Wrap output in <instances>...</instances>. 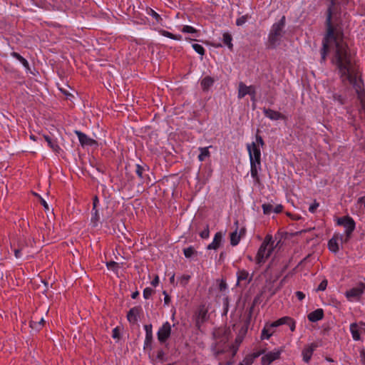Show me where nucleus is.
<instances>
[{
    "mask_svg": "<svg viewBox=\"0 0 365 365\" xmlns=\"http://www.w3.org/2000/svg\"><path fill=\"white\" fill-rule=\"evenodd\" d=\"M264 350H262V351H257V352H254L251 354H250L252 358L255 360L256 358L259 357L261 354H262L264 353Z\"/></svg>",
    "mask_w": 365,
    "mask_h": 365,
    "instance_id": "55",
    "label": "nucleus"
},
{
    "mask_svg": "<svg viewBox=\"0 0 365 365\" xmlns=\"http://www.w3.org/2000/svg\"><path fill=\"white\" fill-rule=\"evenodd\" d=\"M263 113L264 115L272 120H284L286 119L285 115H284L282 113L272 110L270 108H263Z\"/></svg>",
    "mask_w": 365,
    "mask_h": 365,
    "instance_id": "16",
    "label": "nucleus"
},
{
    "mask_svg": "<svg viewBox=\"0 0 365 365\" xmlns=\"http://www.w3.org/2000/svg\"><path fill=\"white\" fill-rule=\"evenodd\" d=\"M45 321L43 317L40 319L37 317V314H34L32 317L31 320L29 322V326L32 329L39 331L44 326Z\"/></svg>",
    "mask_w": 365,
    "mask_h": 365,
    "instance_id": "17",
    "label": "nucleus"
},
{
    "mask_svg": "<svg viewBox=\"0 0 365 365\" xmlns=\"http://www.w3.org/2000/svg\"><path fill=\"white\" fill-rule=\"evenodd\" d=\"M75 133L78 138V140L82 146H93L98 145V142L87 136L85 133L80 130H76Z\"/></svg>",
    "mask_w": 365,
    "mask_h": 365,
    "instance_id": "13",
    "label": "nucleus"
},
{
    "mask_svg": "<svg viewBox=\"0 0 365 365\" xmlns=\"http://www.w3.org/2000/svg\"><path fill=\"white\" fill-rule=\"evenodd\" d=\"M148 14L149 15L152 16L156 20L157 23L162 24L163 19L161 18V16L156 11H155L152 9H150V10L148 12Z\"/></svg>",
    "mask_w": 365,
    "mask_h": 365,
    "instance_id": "37",
    "label": "nucleus"
},
{
    "mask_svg": "<svg viewBox=\"0 0 365 365\" xmlns=\"http://www.w3.org/2000/svg\"><path fill=\"white\" fill-rule=\"evenodd\" d=\"M267 326H268L271 329H273V328H274V327H277L280 326V325H279V324H278V320H277V321H275V322H272V323H270V324H268V323H267Z\"/></svg>",
    "mask_w": 365,
    "mask_h": 365,
    "instance_id": "59",
    "label": "nucleus"
},
{
    "mask_svg": "<svg viewBox=\"0 0 365 365\" xmlns=\"http://www.w3.org/2000/svg\"><path fill=\"white\" fill-rule=\"evenodd\" d=\"M40 202H41V204L44 207V208L46 210H48V206L47 202L41 197H40Z\"/></svg>",
    "mask_w": 365,
    "mask_h": 365,
    "instance_id": "61",
    "label": "nucleus"
},
{
    "mask_svg": "<svg viewBox=\"0 0 365 365\" xmlns=\"http://www.w3.org/2000/svg\"><path fill=\"white\" fill-rule=\"evenodd\" d=\"M159 32L162 36L168 37V38L173 39V40L180 41L182 38L181 35H175V34H172L168 31H165V30L161 29V30H160Z\"/></svg>",
    "mask_w": 365,
    "mask_h": 365,
    "instance_id": "31",
    "label": "nucleus"
},
{
    "mask_svg": "<svg viewBox=\"0 0 365 365\" xmlns=\"http://www.w3.org/2000/svg\"><path fill=\"white\" fill-rule=\"evenodd\" d=\"M163 294L165 296V297H164V303H165V305H168L169 303L170 302V297L166 291H163Z\"/></svg>",
    "mask_w": 365,
    "mask_h": 365,
    "instance_id": "52",
    "label": "nucleus"
},
{
    "mask_svg": "<svg viewBox=\"0 0 365 365\" xmlns=\"http://www.w3.org/2000/svg\"><path fill=\"white\" fill-rule=\"evenodd\" d=\"M145 171H149L148 166H147V165L143 166L139 164L136 165L135 173L141 180H144L145 177L147 176V175H144V173Z\"/></svg>",
    "mask_w": 365,
    "mask_h": 365,
    "instance_id": "26",
    "label": "nucleus"
},
{
    "mask_svg": "<svg viewBox=\"0 0 365 365\" xmlns=\"http://www.w3.org/2000/svg\"><path fill=\"white\" fill-rule=\"evenodd\" d=\"M23 244H21V242L19 243V247L18 248H15L14 250V255L16 258H19L21 257V251L23 248Z\"/></svg>",
    "mask_w": 365,
    "mask_h": 365,
    "instance_id": "47",
    "label": "nucleus"
},
{
    "mask_svg": "<svg viewBox=\"0 0 365 365\" xmlns=\"http://www.w3.org/2000/svg\"><path fill=\"white\" fill-rule=\"evenodd\" d=\"M282 210H283V206L282 205H277L274 209H273V211L275 212V213H280L282 212Z\"/></svg>",
    "mask_w": 365,
    "mask_h": 365,
    "instance_id": "58",
    "label": "nucleus"
},
{
    "mask_svg": "<svg viewBox=\"0 0 365 365\" xmlns=\"http://www.w3.org/2000/svg\"><path fill=\"white\" fill-rule=\"evenodd\" d=\"M237 284L242 281H245V284H247L251 281V277L248 279L249 273L245 269H239L237 272Z\"/></svg>",
    "mask_w": 365,
    "mask_h": 365,
    "instance_id": "23",
    "label": "nucleus"
},
{
    "mask_svg": "<svg viewBox=\"0 0 365 365\" xmlns=\"http://www.w3.org/2000/svg\"><path fill=\"white\" fill-rule=\"evenodd\" d=\"M227 288V284L225 282L222 281V282L220 284V290L223 291Z\"/></svg>",
    "mask_w": 365,
    "mask_h": 365,
    "instance_id": "62",
    "label": "nucleus"
},
{
    "mask_svg": "<svg viewBox=\"0 0 365 365\" xmlns=\"http://www.w3.org/2000/svg\"><path fill=\"white\" fill-rule=\"evenodd\" d=\"M171 325L168 322L163 324L162 327L158 329L157 337L160 344H165L171 335Z\"/></svg>",
    "mask_w": 365,
    "mask_h": 365,
    "instance_id": "7",
    "label": "nucleus"
},
{
    "mask_svg": "<svg viewBox=\"0 0 365 365\" xmlns=\"http://www.w3.org/2000/svg\"><path fill=\"white\" fill-rule=\"evenodd\" d=\"M182 32L188 34H195L197 33V31L192 26L186 25L182 27Z\"/></svg>",
    "mask_w": 365,
    "mask_h": 365,
    "instance_id": "42",
    "label": "nucleus"
},
{
    "mask_svg": "<svg viewBox=\"0 0 365 365\" xmlns=\"http://www.w3.org/2000/svg\"><path fill=\"white\" fill-rule=\"evenodd\" d=\"M288 326L290 328V330L292 331H294L295 330V321L292 318L291 321L289 322Z\"/></svg>",
    "mask_w": 365,
    "mask_h": 365,
    "instance_id": "57",
    "label": "nucleus"
},
{
    "mask_svg": "<svg viewBox=\"0 0 365 365\" xmlns=\"http://www.w3.org/2000/svg\"><path fill=\"white\" fill-rule=\"evenodd\" d=\"M155 291L150 287H146L143 290V297L146 299H149Z\"/></svg>",
    "mask_w": 365,
    "mask_h": 365,
    "instance_id": "43",
    "label": "nucleus"
},
{
    "mask_svg": "<svg viewBox=\"0 0 365 365\" xmlns=\"http://www.w3.org/2000/svg\"><path fill=\"white\" fill-rule=\"evenodd\" d=\"M343 235L335 233L328 242V248L333 253H337L339 250V242H343Z\"/></svg>",
    "mask_w": 365,
    "mask_h": 365,
    "instance_id": "12",
    "label": "nucleus"
},
{
    "mask_svg": "<svg viewBox=\"0 0 365 365\" xmlns=\"http://www.w3.org/2000/svg\"><path fill=\"white\" fill-rule=\"evenodd\" d=\"M107 267L108 268L115 269L118 267V264L114 261H110L107 263Z\"/></svg>",
    "mask_w": 365,
    "mask_h": 365,
    "instance_id": "53",
    "label": "nucleus"
},
{
    "mask_svg": "<svg viewBox=\"0 0 365 365\" xmlns=\"http://www.w3.org/2000/svg\"><path fill=\"white\" fill-rule=\"evenodd\" d=\"M215 336L218 340L215 344V354L216 356L224 354L231 349V346L226 345L229 340V337L226 331H223L222 332L217 331L216 334H215Z\"/></svg>",
    "mask_w": 365,
    "mask_h": 365,
    "instance_id": "4",
    "label": "nucleus"
},
{
    "mask_svg": "<svg viewBox=\"0 0 365 365\" xmlns=\"http://www.w3.org/2000/svg\"><path fill=\"white\" fill-rule=\"evenodd\" d=\"M190 279V275L189 274H183L179 278L180 283L182 287H185Z\"/></svg>",
    "mask_w": 365,
    "mask_h": 365,
    "instance_id": "40",
    "label": "nucleus"
},
{
    "mask_svg": "<svg viewBox=\"0 0 365 365\" xmlns=\"http://www.w3.org/2000/svg\"><path fill=\"white\" fill-rule=\"evenodd\" d=\"M358 325L356 323H352L350 325V331L354 340L358 341L360 339V334L357 329Z\"/></svg>",
    "mask_w": 365,
    "mask_h": 365,
    "instance_id": "30",
    "label": "nucleus"
},
{
    "mask_svg": "<svg viewBox=\"0 0 365 365\" xmlns=\"http://www.w3.org/2000/svg\"><path fill=\"white\" fill-rule=\"evenodd\" d=\"M183 253L186 258H191L193 255H197V251L192 246H190L183 250Z\"/></svg>",
    "mask_w": 365,
    "mask_h": 365,
    "instance_id": "33",
    "label": "nucleus"
},
{
    "mask_svg": "<svg viewBox=\"0 0 365 365\" xmlns=\"http://www.w3.org/2000/svg\"><path fill=\"white\" fill-rule=\"evenodd\" d=\"M222 234L221 232H217L212 242L209 244L207 247V250H217L222 243Z\"/></svg>",
    "mask_w": 365,
    "mask_h": 365,
    "instance_id": "19",
    "label": "nucleus"
},
{
    "mask_svg": "<svg viewBox=\"0 0 365 365\" xmlns=\"http://www.w3.org/2000/svg\"><path fill=\"white\" fill-rule=\"evenodd\" d=\"M158 284H159V277L158 275H155V277L151 282V284L153 287H156Z\"/></svg>",
    "mask_w": 365,
    "mask_h": 365,
    "instance_id": "60",
    "label": "nucleus"
},
{
    "mask_svg": "<svg viewBox=\"0 0 365 365\" xmlns=\"http://www.w3.org/2000/svg\"><path fill=\"white\" fill-rule=\"evenodd\" d=\"M263 213L264 215H269L271 212L273 210V206L270 204H263L262 206Z\"/></svg>",
    "mask_w": 365,
    "mask_h": 365,
    "instance_id": "41",
    "label": "nucleus"
},
{
    "mask_svg": "<svg viewBox=\"0 0 365 365\" xmlns=\"http://www.w3.org/2000/svg\"><path fill=\"white\" fill-rule=\"evenodd\" d=\"M332 99L341 106L345 103V98L339 93H334L332 94Z\"/></svg>",
    "mask_w": 365,
    "mask_h": 365,
    "instance_id": "34",
    "label": "nucleus"
},
{
    "mask_svg": "<svg viewBox=\"0 0 365 365\" xmlns=\"http://www.w3.org/2000/svg\"><path fill=\"white\" fill-rule=\"evenodd\" d=\"M319 346H320V344L319 342H313V343L306 345L302 351L303 361L306 363H309L312 359L313 352Z\"/></svg>",
    "mask_w": 365,
    "mask_h": 365,
    "instance_id": "8",
    "label": "nucleus"
},
{
    "mask_svg": "<svg viewBox=\"0 0 365 365\" xmlns=\"http://www.w3.org/2000/svg\"><path fill=\"white\" fill-rule=\"evenodd\" d=\"M364 289L365 284L360 282L356 287H353L346 291L345 295L349 300H351L352 299H359L360 296L364 293Z\"/></svg>",
    "mask_w": 365,
    "mask_h": 365,
    "instance_id": "9",
    "label": "nucleus"
},
{
    "mask_svg": "<svg viewBox=\"0 0 365 365\" xmlns=\"http://www.w3.org/2000/svg\"><path fill=\"white\" fill-rule=\"evenodd\" d=\"M254 359L252 358V356L249 354L247 355L245 359H243L242 362L245 365H251L254 362Z\"/></svg>",
    "mask_w": 365,
    "mask_h": 365,
    "instance_id": "48",
    "label": "nucleus"
},
{
    "mask_svg": "<svg viewBox=\"0 0 365 365\" xmlns=\"http://www.w3.org/2000/svg\"><path fill=\"white\" fill-rule=\"evenodd\" d=\"M291 317H283L278 320V324H279V325H283V324H289V322L291 321Z\"/></svg>",
    "mask_w": 365,
    "mask_h": 365,
    "instance_id": "46",
    "label": "nucleus"
},
{
    "mask_svg": "<svg viewBox=\"0 0 365 365\" xmlns=\"http://www.w3.org/2000/svg\"><path fill=\"white\" fill-rule=\"evenodd\" d=\"M274 250V247H266L262 245H260L256 257V263L258 265H261L265 262V261L270 257L271 254Z\"/></svg>",
    "mask_w": 365,
    "mask_h": 365,
    "instance_id": "6",
    "label": "nucleus"
},
{
    "mask_svg": "<svg viewBox=\"0 0 365 365\" xmlns=\"http://www.w3.org/2000/svg\"><path fill=\"white\" fill-rule=\"evenodd\" d=\"M93 212L92 213L91 220V222L93 224V226H96L97 222H98V220L100 219V217H99L98 211L97 209L93 210Z\"/></svg>",
    "mask_w": 365,
    "mask_h": 365,
    "instance_id": "39",
    "label": "nucleus"
},
{
    "mask_svg": "<svg viewBox=\"0 0 365 365\" xmlns=\"http://www.w3.org/2000/svg\"><path fill=\"white\" fill-rule=\"evenodd\" d=\"M141 307L140 306L131 308L127 314V319L128 322L130 323H135L138 321V316L139 315Z\"/></svg>",
    "mask_w": 365,
    "mask_h": 365,
    "instance_id": "18",
    "label": "nucleus"
},
{
    "mask_svg": "<svg viewBox=\"0 0 365 365\" xmlns=\"http://www.w3.org/2000/svg\"><path fill=\"white\" fill-rule=\"evenodd\" d=\"M247 148L250 160V173L256 183L260 182L259 171L261 170V151L255 143L247 144Z\"/></svg>",
    "mask_w": 365,
    "mask_h": 365,
    "instance_id": "2",
    "label": "nucleus"
},
{
    "mask_svg": "<svg viewBox=\"0 0 365 365\" xmlns=\"http://www.w3.org/2000/svg\"><path fill=\"white\" fill-rule=\"evenodd\" d=\"M43 138L47 142L48 145L56 153H58L61 150L60 147L58 146L57 141L56 140H53L50 136L48 135H43Z\"/></svg>",
    "mask_w": 365,
    "mask_h": 365,
    "instance_id": "25",
    "label": "nucleus"
},
{
    "mask_svg": "<svg viewBox=\"0 0 365 365\" xmlns=\"http://www.w3.org/2000/svg\"><path fill=\"white\" fill-rule=\"evenodd\" d=\"M257 298H255V299H254V301H253L252 306V307H250V314H252V310H253V308H254V307H255V304L257 303Z\"/></svg>",
    "mask_w": 365,
    "mask_h": 365,
    "instance_id": "63",
    "label": "nucleus"
},
{
    "mask_svg": "<svg viewBox=\"0 0 365 365\" xmlns=\"http://www.w3.org/2000/svg\"><path fill=\"white\" fill-rule=\"evenodd\" d=\"M222 41L224 45L227 46L230 51L233 50L232 36L229 32H225L222 34Z\"/></svg>",
    "mask_w": 365,
    "mask_h": 365,
    "instance_id": "24",
    "label": "nucleus"
},
{
    "mask_svg": "<svg viewBox=\"0 0 365 365\" xmlns=\"http://www.w3.org/2000/svg\"><path fill=\"white\" fill-rule=\"evenodd\" d=\"M144 329L145 331V339L144 341V346L143 348L145 350H149L151 351L153 349L152 344H153V326L151 324H145L144 326Z\"/></svg>",
    "mask_w": 365,
    "mask_h": 365,
    "instance_id": "11",
    "label": "nucleus"
},
{
    "mask_svg": "<svg viewBox=\"0 0 365 365\" xmlns=\"http://www.w3.org/2000/svg\"><path fill=\"white\" fill-rule=\"evenodd\" d=\"M112 337L113 339H119L120 338V329L119 327H116L113 329Z\"/></svg>",
    "mask_w": 365,
    "mask_h": 365,
    "instance_id": "44",
    "label": "nucleus"
},
{
    "mask_svg": "<svg viewBox=\"0 0 365 365\" xmlns=\"http://www.w3.org/2000/svg\"><path fill=\"white\" fill-rule=\"evenodd\" d=\"M246 95H250L254 98L256 95L255 88L253 86H247L244 83L240 82L238 86V96L239 98H244Z\"/></svg>",
    "mask_w": 365,
    "mask_h": 365,
    "instance_id": "10",
    "label": "nucleus"
},
{
    "mask_svg": "<svg viewBox=\"0 0 365 365\" xmlns=\"http://www.w3.org/2000/svg\"><path fill=\"white\" fill-rule=\"evenodd\" d=\"M324 310L321 308L317 309L316 310L310 312L307 315V318L309 322H316L324 318Z\"/></svg>",
    "mask_w": 365,
    "mask_h": 365,
    "instance_id": "20",
    "label": "nucleus"
},
{
    "mask_svg": "<svg viewBox=\"0 0 365 365\" xmlns=\"http://www.w3.org/2000/svg\"><path fill=\"white\" fill-rule=\"evenodd\" d=\"M285 24L286 18L284 16H282L278 22L274 23L272 26L268 35L267 47L269 48H276L280 44L281 38L285 33Z\"/></svg>",
    "mask_w": 365,
    "mask_h": 365,
    "instance_id": "3",
    "label": "nucleus"
},
{
    "mask_svg": "<svg viewBox=\"0 0 365 365\" xmlns=\"http://www.w3.org/2000/svg\"><path fill=\"white\" fill-rule=\"evenodd\" d=\"M250 18H251V16L249 14H245L239 17L236 20V25L238 26L244 25Z\"/></svg>",
    "mask_w": 365,
    "mask_h": 365,
    "instance_id": "36",
    "label": "nucleus"
},
{
    "mask_svg": "<svg viewBox=\"0 0 365 365\" xmlns=\"http://www.w3.org/2000/svg\"><path fill=\"white\" fill-rule=\"evenodd\" d=\"M235 224L237 226L238 225V221H236L235 222ZM242 232H245V229L244 228L240 230V232L238 235L237 234V227L236 230L230 234V244H231V245L236 246V245H238V243L240 241L241 235H242Z\"/></svg>",
    "mask_w": 365,
    "mask_h": 365,
    "instance_id": "21",
    "label": "nucleus"
},
{
    "mask_svg": "<svg viewBox=\"0 0 365 365\" xmlns=\"http://www.w3.org/2000/svg\"><path fill=\"white\" fill-rule=\"evenodd\" d=\"M11 55L14 58H15L16 59L19 61L27 71H30L29 63L26 58H24L23 56H21L19 53L14 52V51L12 52L11 53Z\"/></svg>",
    "mask_w": 365,
    "mask_h": 365,
    "instance_id": "27",
    "label": "nucleus"
},
{
    "mask_svg": "<svg viewBox=\"0 0 365 365\" xmlns=\"http://www.w3.org/2000/svg\"><path fill=\"white\" fill-rule=\"evenodd\" d=\"M336 224L343 226L345 228L346 238L344 242H346L354 230H355L356 223L352 217L349 215L344 216L337 219Z\"/></svg>",
    "mask_w": 365,
    "mask_h": 365,
    "instance_id": "5",
    "label": "nucleus"
},
{
    "mask_svg": "<svg viewBox=\"0 0 365 365\" xmlns=\"http://www.w3.org/2000/svg\"><path fill=\"white\" fill-rule=\"evenodd\" d=\"M295 294H296L297 299L300 301H302V299H304L305 298V294L302 292L297 291V292H296Z\"/></svg>",
    "mask_w": 365,
    "mask_h": 365,
    "instance_id": "54",
    "label": "nucleus"
},
{
    "mask_svg": "<svg viewBox=\"0 0 365 365\" xmlns=\"http://www.w3.org/2000/svg\"><path fill=\"white\" fill-rule=\"evenodd\" d=\"M192 48L200 55H205V50L202 46L198 43H194L192 45Z\"/></svg>",
    "mask_w": 365,
    "mask_h": 365,
    "instance_id": "38",
    "label": "nucleus"
},
{
    "mask_svg": "<svg viewBox=\"0 0 365 365\" xmlns=\"http://www.w3.org/2000/svg\"><path fill=\"white\" fill-rule=\"evenodd\" d=\"M99 202L98 197L96 195L93 199V210L97 209L98 204Z\"/></svg>",
    "mask_w": 365,
    "mask_h": 365,
    "instance_id": "56",
    "label": "nucleus"
},
{
    "mask_svg": "<svg viewBox=\"0 0 365 365\" xmlns=\"http://www.w3.org/2000/svg\"><path fill=\"white\" fill-rule=\"evenodd\" d=\"M165 352L163 349H160L158 351V353H157V359L160 360V361H164L165 360Z\"/></svg>",
    "mask_w": 365,
    "mask_h": 365,
    "instance_id": "51",
    "label": "nucleus"
},
{
    "mask_svg": "<svg viewBox=\"0 0 365 365\" xmlns=\"http://www.w3.org/2000/svg\"><path fill=\"white\" fill-rule=\"evenodd\" d=\"M319 206V203L314 201V203H312L309 206V211L312 213H314V212H315V211L317 210V209L318 208Z\"/></svg>",
    "mask_w": 365,
    "mask_h": 365,
    "instance_id": "49",
    "label": "nucleus"
},
{
    "mask_svg": "<svg viewBox=\"0 0 365 365\" xmlns=\"http://www.w3.org/2000/svg\"><path fill=\"white\" fill-rule=\"evenodd\" d=\"M259 130H257V133H259ZM256 141L258 143L259 145L263 146L264 145V140L262 139V136L258 135V133L256 134Z\"/></svg>",
    "mask_w": 365,
    "mask_h": 365,
    "instance_id": "50",
    "label": "nucleus"
},
{
    "mask_svg": "<svg viewBox=\"0 0 365 365\" xmlns=\"http://www.w3.org/2000/svg\"><path fill=\"white\" fill-rule=\"evenodd\" d=\"M208 147L200 148L199 150L200 151V155H198V160L201 162L204 161L207 157H210V153L208 150Z\"/></svg>",
    "mask_w": 365,
    "mask_h": 365,
    "instance_id": "32",
    "label": "nucleus"
},
{
    "mask_svg": "<svg viewBox=\"0 0 365 365\" xmlns=\"http://www.w3.org/2000/svg\"><path fill=\"white\" fill-rule=\"evenodd\" d=\"M215 80L211 76H207L204 77L200 82L202 89L204 91H207L212 86Z\"/></svg>",
    "mask_w": 365,
    "mask_h": 365,
    "instance_id": "22",
    "label": "nucleus"
},
{
    "mask_svg": "<svg viewBox=\"0 0 365 365\" xmlns=\"http://www.w3.org/2000/svg\"><path fill=\"white\" fill-rule=\"evenodd\" d=\"M281 351H269L262 357V365H270L274 360L280 358Z\"/></svg>",
    "mask_w": 365,
    "mask_h": 365,
    "instance_id": "14",
    "label": "nucleus"
},
{
    "mask_svg": "<svg viewBox=\"0 0 365 365\" xmlns=\"http://www.w3.org/2000/svg\"><path fill=\"white\" fill-rule=\"evenodd\" d=\"M207 311L205 310L203 307L200 308L197 312V324H199L200 322H204L207 319Z\"/></svg>",
    "mask_w": 365,
    "mask_h": 365,
    "instance_id": "29",
    "label": "nucleus"
},
{
    "mask_svg": "<svg viewBox=\"0 0 365 365\" xmlns=\"http://www.w3.org/2000/svg\"><path fill=\"white\" fill-rule=\"evenodd\" d=\"M327 9L325 12L326 33L322 40L321 58L325 61L330 48L333 49L331 62L338 70L344 85L349 83L354 88L363 106L365 108V90L359 66L351 53L345 41L343 21L341 17L343 9H346L351 0H325Z\"/></svg>",
    "mask_w": 365,
    "mask_h": 365,
    "instance_id": "1",
    "label": "nucleus"
},
{
    "mask_svg": "<svg viewBox=\"0 0 365 365\" xmlns=\"http://www.w3.org/2000/svg\"><path fill=\"white\" fill-rule=\"evenodd\" d=\"M195 231L199 233L202 239H207L210 236L209 225L204 222H198L195 224Z\"/></svg>",
    "mask_w": 365,
    "mask_h": 365,
    "instance_id": "15",
    "label": "nucleus"
},
{
    "mask_svg": "<svg viewBox=\"0 0 365 365\" xmlns=\"http://www.w3.org/2000/svg\"><path fill=\"white\" fill-rule=\"evenodd\" d=\"M138 295H139V292L138 291H135L132 293L131 297H132V299H136L138 297Z\"/></svg>",
    "mask_w": 365,
    "mask_h": 365,
    "instance_id": "64",
    "label": "nucleus"
},
{
    "mask_svg": "<svg viewBox=\"0 0 365 365\" xmlns=\"http://www.w3.org/2000/svg\"><path fill=\"white\" fill-rule=\"evenodd\" d=\"M274 332V330L271 329L268 326L267 324H265L264 327L263 328L261 334V339H269L270 336L273 334Z\"/></svg>",
    "mask_w": 365,
    "mask_h": 365,
    "instance_id": "28",
    "label": "nucleus"
},
{
    "mask_svg": "<svg viewBox=\"0 0 365 365\" xmlns=\"http://www.w3.org/2000/svg\"><path fill=\"white\" fill-rule=\"evenodd\" d=\"M328 282L327 279H324L321 282V283L319 284L318 287L317 288V291H324L327 287Z\"/></svg>",
    "mask_w": 365,
    "mask_h": 365,
    "instance_id": "45",
    "label": "nucleus"
},
{
    "mask_svg": "<svg viewBox=\"0 0 365 365\" xmlns=\"http://www.w3.org/2000/svg\"><path fill=\"white\" fill-rule=\"evenodd\" d=\"M262 245L266 247H274V240L272 236L271 235H267Z\"/></svg>",
    "mask_w": 365,
    "mask_h": 365,
    "instance_id": "35",
    "label": "nucleus"
}]
</instances>
